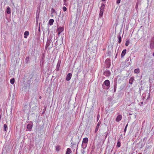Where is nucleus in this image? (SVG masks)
<instances>
[{"mask_svg": "<svg viewBox=\"0 0 154 154\" xmlns=\"http://www.w3.org/2000/svg\"><path fill=\"white\" fill-rule=\"evenodd\" d=\"M110 84V82L108 80H106L104 82L103 84V88L104 89H108L109 87Z\"/></svg>", "mask_w": 154, "mask_h": 154, "instance_id": "1", "label": "nucleus"}, {"mask_svg": "<svg viewBox=\"0 0 154 154\" xmlns=\"http://www.w3.org/2000/svg\"><path fill=\"white\" fill-rule=\"evenodd\" d=\"M105 5L104 4H102L101 6L100 7V13L99 14V16H100V17H101L103 15L104 9L105 8Z\"/></svg>", "mask_w": 154, "mask_h": 154, "instance_id": "2", "label": "nucleus"}, {"mask_svg": "<svg viewBox=\"0 0 154 154\" xmlns=\"http://www.w3.org/2000/svg\"><path fill=\"white\" fill-rule=\"evenodd\" d=\"M150 48L151 49H153L154 48V38H152L150 42Z\"/></svg>", "mask_w": 154, "mask_h": 154, "instance_id": "3", "label": "nucleus"}, {"mask_svg": "<svg viewBox=\"0 0 154 154\" xmlns=\"http://www.w3.org/2000/svg\"><path fill=\"white\" fill-rule=\"evenodd\" d=\"M101 121L100 120L99 122H98V123L97 124V126L96 127L95 130V133H97V131H98L99 127L101 124Z\"/></svg>", "mask_w": 154, "mask_h": 154, "instance_id": "4", "label": "nucleus"}, {"mask_svg": "<svg viewBox=\"0 0 154 154\" xmlns=\"http://www.w3.org/2000/svg\"><path fill=\"white\" fill-rule=\"evenodd\" d=\"M64 30V29L62 27H58L57 28V33L58 35H59Z\"/></svg>", "mask_w": 154, "mask_h": 154, "instance_id": "5", "label": "nucleus"}, {"mask_svg": "<svg viewBox=\"0 0 154 154\" xmlns=\"http://www.w3.org/2000/svg\"><path fill=\"white\" fill-rule=\"evenodd\" d=\"M72 76V74L70 73H69L66 76V80L67 81H69L70 80Z\"/></svg>", "mask_w": 154, "mask_h": 154, "instance_id": "6", "label": "nucleus"}, {"mask_svg": "<svg viewBox=\"0 0 154 154\" xmlns=\"http://www.w3.org/2000/svg\"><path fill=\"white\" fill-rule=\"evenodd\" d=\"M103 74L106 76H109L110 75V72L109 71L106 70L104 72Z\"/></svg>", "mask_w": 154, "mask_h": 154, "instance_id": "7", "label": "nucleus"}, {"mask_svg": "<svg viewBox=\"0 0 154 154\" xmlns=\"http://www.w3.org/2000/svg\"><path fill=\"white\" fill-rule=\"evenodd\" d=\"M105 64L107 65V67L109 68L110 66V62L109 61V59H107L105 61Z\"/></svg>", "mask_w": 154, "mask_h": 154, "instance_id": "8", "label": "nucleus"}, {"mask_svg": "<svg viewBox=\"0 0 154 154\" xmlns=\"http://www.w3.org/2000/svg\"><path fill=\"white\" fill-rule=\"evenodd\" d=\"M122 119V115H119L117 116V117L116 119V121L117 122H118L121 120Z\"/></svg>", "mask_w": 154, "mask_h": 154, "instance_id": "9", "label": "nucleus"}, {"mask_svg": "<svg viewBox=\"0 0 154 154\" xmlns=\"http://www.w3.org/2000/svg\"><path fill=\"white\" fill-rule=\"evenodd\" d=\"M126 51L127 50L126 49H124L123 50L121 54V57H123L125 55L126 52Z\"/></svg>", "mask_w": 154, "mask_h": 154, "instance_id": "10", "label": "nucleus"}, {"mask_svg": "<svg viewBox=\"0 0 154 154\" xmlns=\"http://www.w3.org/2000/svg\"><path fill=\"white\" fill-rule=\"evenodd\" d=\"M32 125L31 124H28L27 126V129H28L29 131H31L32 128Z\"/></svg>", "mask_w": 154, "mask_h": 154, "instance_id": "11", "label": "nucleus"}, {"mask_svg": "<svg viewBox=\"0 0 154 154\" xmlns=\"http://www.w3.org/2000/svg\"><path fill=\"white\" fill-rule=\"evenodd\" d=\"M88 141V139L87 137H85L82 140V143H87Z\"/></svg>", "mask_w": 154, "mask_h": 154, "instance_id": "12", "label": "nucleus"}, {"mask_svg": "<svg viewBox=\"0 0 154 154\" xmlns=\"http://www.w3.org/2000/svg\"><path fill=\"white\" fill-rule=\"evenodd\" d=\"M134 79L133 77H132L129 79V83L131 84H132Z\"/></svg>", "mask_w": 154, "mask_h": 154, "instance_id": "13", "label": "nucleus"}, {"mask_svg": "<svg viewBox=\"0 0 154 154\" xmlns=\"http://www.w3.org/2000/svg\"><path fill=\"white\" fill-rule=\"evenodd\" d=\"M54 20L53 19H51L49 21V24L51 26L53 25L54 22Z\"/></svg>", "mask_w": 154, "mask_h": 154, "instance_id": "14", "label": "nucleus"}, {"mask_svg": "<svg viewBox=\"0 0 154 154\" xmlns=\"http://www.w3.org/2000/svg\"><path fill=\"white\" fill-rule=\"evenodd\" d=\"M72 152L70 148H68L67 149L66 154H70Z\"/></svg>", "mask_w": 154, "mask_h": 154, "instance_id": "15", "label": "nucleus"}, {"mask_svg": "<svg viewBox=\"0 0 154 154\" xmlns=\"http://www.w3.org/2000/svg\"><path fill=\"white\" fill-rule=\"evenodd\" d=\"M87 143H82V147L83 149H85L87 147Z\"/></svg>", "mask_w": 154, "mask_h": 154, "instance_id": "16", "label": "nucleus"}, {"mask_svg": "<svg viewBox=\"0 0 154 154\" xmlns=\"http://www.w3.org/2000/svg\"><path fill=\"white\" fill-rule=\"evenodd\" d=\"M29 34V32L28 31H26L24 32V38H27V36Z\"/></svg>", "mask_w": 154, "mask_h": 154, "instance_id": "17", "label": "nucleus"}, {"mask_svg": "<svg viewBox=\"0 0 154 154\" xmlns=\"http://www.w3.org/2000/svg\"><path fill=\"white\" fill-rule=\"evenodd\" d=\"M6 12L8 14H10L11 13V9L10 7H8L7 8Z\"/></svg>", "mask_w": 154, "mask_h": 154, "instance_id": "18", "label": "nucleus"}, {"mask_svg": "<svg viewBox=\"0 0 154 154\" xmlns=\"http://www.w3.org/2000/svg\"><path fill=\"white\" fill-rule=\"evenodd\" d=\"M134 72L135 73H138L140 72V69L139 68L136 69L134 70Z\"/></svg>", "mask_w": 154, "mask_h": 154, "instance_id": "19", "label": "nucleus"}, {"mask_svg": "<svg viewBox=\"0 0 154 154\" xmlns=\"http://www.w3.org/2000/svg\"><path fill=\"white\" fill-rule=\"evenodd\" d=\"M118 42L119 43H120L122 41V38L120 35L118 36Z\"/></svg>", "mask_w": 154, "mask_h": 154, "instance_id": "20", "label": "nucleus"}, {"mask_svg": "<svg viewBox=\"0 0 154 154\" xmlns=\"http://www.w3.org/2000/svg\"><path fill=\"white\" fill-rule=\"evenodd\" d=\"M14 82H15V80L14 78H13V79H10V83L12 84H13L14 83Z\"/></svg>", "mask_w": 154, "mask_h": 154, "instance_id": "21", "label": "nucleus"}, {"mask_svg": "<svg viewBox=\"0 0 154 154\" xmlns=\"http://www.w3.org/2000/svg\"><path fill=\"white\" fill-rule=\"evenodd\" d=\"M60 147L59 146L57 145L56 146V150L57 151H59L60 150Z\"/></svg>", "mask_w": 154, "mask_h": 154, "instance_id": "22", "label": "nucleus"}, {"mask_svg": "<svg viewBox=\"0 0 154 154\" xmlns=\"http://www.w3.org/2000/svg\"><path fill=\"white\" fill-rule=\"evenodd\" d=\"M29 57H27L25 59V62L26 63H27L29 61Z\"/></svg>", "mask_w": 154, "mask_h": 154, "instance_id": "23", "label": "nucleus"}, {"mask_svg": "<svg viewBox=\"0 0 154 154\" xmlns=\"http://www.w3.org/2000/svg\"><path fill=\"white\" fill-rule=\"evenodd\" d=\"M7 126L6 124H5L4 125V130L5 131H7Z\"/></svg>", "mask_w": 154, "mask_h": 154, "instance_id": "24", "label": "nucleus"}, {"mask_svg": "<svg viewBox=\"0 0 154 154\" xmlns=\"http://www.w3.org/2000/svg\"><path fill=\"white\" fill-rule=\"evenodd\" d=\"M129 43H130V41H129V40H127L126 41L125 43V46H128V45Z\"/></svg>", "mask_w": 154, "mask_h": 154, "instance_id": "25", "label": "nucleus"}, {"mask_svg": "<svg viewBox=\"0 0 154 154\" xmlns=\"http://www.w3.org/2000/svg\"><path fill=\"white\" fill-rule=\"evenodd\" d=\"M50 41L48 40L46 43V47H48V46H49L50 45Z\"/></svg>", "mask_w": 154, "mask_h": 154, "instance_id": "26", "label": "nucleus"}, {"mask_svg": "<svg viewBox=\"0 0 154 154\" xmlns=\"http://www.w3.org/2000/svg\"><path fill=\"white\" fill-rule=\"evenodd\" d=\"M121 143L119 141H118L117 144V146L118 147H119L121 146Z\"/></svg>", "mask_w": 154, "mask_h": 154, "instance_id": "27", "label": "nucleus"}, {"mask_svg": "<svg viewBox=\"0 0 154 154\" xmlns=\"http://www.w3.org/2000/svg\"><path fill=\"white\" fill-rule=\"evenodd\" d=\"M63 10L64 11H65L67 10V8L66 7L64 6L63 8Z\"/></svg>", "mask_w": 154, "mask_h": 154, "instance_id": "28", "label": "nucleus"}, {"mask_svg": "<svg viewBox=\"0 0 154 154\" xmlns=\"http://www.w3.org/2000/svg\"><path fill=\"white\" fill-rule=\"evenodd\" d=\"M116 85L115 84L114 86V92L116 91Z\"/></svg>", "mask_w": 154, "mask_h": 154, "instance_id": "29", "label": "nucleus"}, {"mask_svg": "<svg viewBox=\"0 0 154 154\" xmlns=\"http://www.w3.org/2000/svg\"><path fill=\"white\" fill-rule=\"evenodd\" d=\"M100 116L99 114H98L97 117V121H98L99 119Z\"/></svg>", "mask_w": 154, "mask_h": 154, "instance_id": "30", "label": "nucleus"}, {"mask_svg": "<svg viewBox=\"0 0 154 154\" xmlns=\"http://www.w3.org/2000/svg\"><path fill=\"white\" fill-rule=\"evenodd\" d=\"M121 0H117L116 3L117 4H119L120 3Z\"/></svg>", "mask_w": 154, "mask_h": 154, "instance_id": "31", "label": "nucleus"}, {"mask_svg": "<svg viewBox=\"0 0 154 154\" xmlns=\"http://www.w3.org/2000/svg\"><path fill=\"white\" fill-rule=\"evenodd\" d=\"M51 11L52 13H54L55 12V10L54 9L52 8L51 9Z\"/></svg>", "mask_w": 154, "mask_h": 154, "instance_id": "32", "label": "nucleus"}, {"mask_svg": "<svg viewBox=\"0 0 154 154\" xmlns=\"http://www.w3.org/2000/svg\"><path fill=\"white\" fill-rule=\"evenodd\" d=\"M63 0L64 3V5H66V3L67 1V0Z\"/></svg>", "mask_w": 154, "mask_h": 154, "instance_id": "33", "label": "nucleus"}, {"mask_svg": "<svg viewBox=\"0 0 154 154\" xmlns=\"http://www.w3.org/2000/svg\"><path fill=\"white\" fill-rule=\"evenodd\" d=\"M138 7V6L137 5H137H136V6H135V9L136 10H137Z\"/></svg>", "mask_w": 154, "mask_h": 154, "instance_id": "34", "label": "nucleus"}, {"mask_svg": "<svg viewBox=\"0 0 154 154\" xmlns=\"http://www.w3.org/2000/svg\"><path fill=\"white\" fill-rule=\"evenodd\" d=\"M60 66V64L59 63H57V67H58L59 68V67Z\"/></svg>", "mask_w": 154, "mask_h": 154, "instance_id": "35", "label": "nucleus"}, {"mask_svg": "<svg viewBox=\"0 0 154 154\" xmlns=\"http://www.w3.org/2000/svg\"><path fill=\"white\" fill-rule=\"evenodd\" d=\"M137 4V5L138 6V4H140V2H139L138 1H137L136 5Z\"/></svg>", "mask_w": 154, "mask_h": 154, "instance_id": "36", "label": "nucleus"}, {"mask_svg": "<svg viewBox=\"0 0 154 154\" xmlns=\"http://www.w3.org/2000/svg\"><path fill=\"white\" fill-rule=\"evenodd\" d=\"M126 130H127V128H126V127H125V129H124V131L125 132L126 131Z\"/></svg>", "mask_w": 154, "mask_h": 154, "instance_id": "37", "label": "nucleus"}, {"mask_svg": "<svg viewBox=\"0 0 154 154\" xmlns=\"http://www.w3.org/2000/svg\"><path fill=\"white\" fill-rule=\"evenodd\" d=\"M128 124H127V125H126V126H125V127H126V128H127V127L128 126Z\"/></svg>", "mask_w": 154, "mask_h": 154, "instance_id": "38", "label": "nucleus"}, {"mask_svg": "<svg viewBox=\"0 0 154 154\" xmlns=\"http://www.w3.org/2000/svg\"><path fill=\"white\" fill-rule=\"evenodd\" d=\"M129 58H130V57H129V58L127 59H128V60H127V61H128V60H129Z\"/></svg>", "mask_w": 154, "mask_h": 154, "instance_id": "39", "label": "nucleus"}, {"mask_svg": "<svg viewBox=\"0 0 154 154\" xmlns=\"http://www.w3.org/2000/svg\"><path fill=\"white\" fill-rule=\"evenodd\" d=\"M105 0H102V1L103 2V1H105Z\"/></svg>", "mask_w": 154, "mask_h": 154, "instance_id": "40", "label": "nucleus"}, {"mask_svg": "<svg viewBox=\"0 0 154 154\" xmlns=\"http://www.w3.org/2000/svg\"><path fill=\"white\" fill-rule=\"evenodd\" d=\"M41 96H40V97H39V99H41Z\"/></svg>", "mask_w": 154, "mask_h": 154, "instance_id": "41", "label": "nucleus"}, {"mask_svg": "<svg viewBox=\"0 0 154 154\" xmlns=\"http://www.w3.org/2000/svg\"><path fill=\"white\" fill-rule=\"evenodd\" d=\"M44 57L43 56V58H42V59H43H43H44Z\"/></svg>", "mask_w": 154, "mask_h": 154, "instance_id": "42", "label": "nucleus"}, {"mask_svg": "<svg viewBox=\"0 0 154 154\" xmlns=\"http://www.w3.org/2000/svg\"><path fill=\"white\" fill-rule=\"evenodd\" d=\"M44 57L43 56V58H42V59H43H43H44Z\"/></svg>", "mask_w": 154, "mask_h": 154, "instance_id": "43", "label": "nucleus"}, {"mask_svg": "<svg viewBox=\"0 0 154 154\" xmlns=\"http://www.w3.org/2000/svg\"><path fill=\"white\" fill-rule=\"evenodd\" d=\"M153 56H154V52L153 53Z\"/></svg>", "mask_w": 154, "mask_h": 154, "instance_id": "44", "label": "nucleus"}, {"mask_svg": "<svg viewBox=\"0 0 154 154\" xmlns=\"http://www.w3.org/2000/svg\"><path fill=\"white\" fill-rule=\"evenodd\" d=\"M138 154H142L141 153H138Z\"/></svg>", "mask_w": 154, "mask_h": 154, "instance_id": "45", "label": "nucleus"}]
</instances>
